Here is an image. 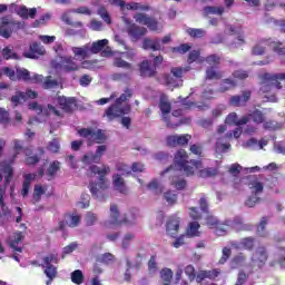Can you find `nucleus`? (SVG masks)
Listing matches in <instances>:
<instances>
[{
    "mask_svg": "<svg viewBox=\"0 0 285 285\" xmlns=\"http://www.w3.org/2000/svg\"><path fill=\"white\" fill-rule=\"evenodd\" d=\"M98 217H97V214L92 213V212H88L86 215H85V218H83V222L86 224V226H95L96 223L98 222Z\"/></svg>",
    "mask_w": 285,
    "mask_h": 285,
    "instance_id": "obj_43",
    "label": "nucleus"
},
{
    "mask_svg": "<svg viewBox=\"0 0 285 285\" xmlns=\"http://www.w3.org/2000/svg\"><path fill=\"white\" fill-rule=\"evenodd\" d=\"M97 262L100 264H110L111 262H115V255L110 253L102 254L98 257Z\"/></svg>",
    "mask_w": 285,
    "mask_h": 285,
    "instance_id": "obj_53",
    "label": "nucleus"
},
{
    "mask_svg": "<svg viewBox=\"0 0 285 285\" xmlns=\"http://www.w3.org/2000/svg\"><path fill=\"white\" fill-rule=\"evenodd\" d=\"M175 165L179 170H184L187 177L195 175V170H200L202 161L190 160L188 161V154L184 149H179L174 157Z\"/></svg>",
    "mask_w": 285,
    "mask_h": 285,
    "instance_id": "obj_4",
    "label": "nucleus"
},
{
    "mask_svg": "<svg viewBox=\"0 0 285 285\" xmlns=\"http://www.w3.org/2000/svg\"><path fill=\"white\" fill-rule=\"evenodd\" d=\"M108 46V39L98 40L96 42H92V45H89V50L91 55H97L98 52H101L102 49Z\"/></svg>",
    "mask_w": 285,
    "mask_h": 285,
    "instance_id": "obj_32",
    "label": "nucleus"
},
{
    "mask_svg": "<svg viewBox=\"0 0 285 285\" xmlns=\"http://www.w3.org/2000/svg\"><path fill=\"white\" fill-rule=\"evenodd\" d=\"M277 262H278L279 266L285 268V248L279 249Z\"/></svg>",
    "mask_w": 285,
    "mask_h": 285,
    "instance_id": "obj_64",
    "label": "nucleus"
},
{
    "mask_svg": "<svg viewBox=\"0 0 285 285\" xmlns=\"http://www.w3.org/2000/svg\"><path fill=\"white\" fill-rule=\"evenodd\" d=\"M164 198L168 204H176L177 202V194L175 191H167L164 194Z\"/></svg>",
    "mask_w": 285,
    "mask_h": 285,
    "instance_id": "obj_62",
    "label": "nucleus"
},
{
    "mask_svg": "<svg viewBox=\"0 0 285 285\" xmlns=\"http://www.w3.org/2000/svg\"><path fill=\"white\" fill-rule=\"evenodd\" d=\"M248 99H250V91H244L242 96L230 97L229 106H234L235 108L244 106Z\"/></svg>",
    "mask_w": 285,
    "mask_h": 285,
    "instance_id": "obj_26",
    "label": "nucleus"
},
{
    "mask_svg": "<svg viewBox=\"0 0 285 285\" xmlns=\"http://www.w3.org/2000/svg\"><path fill=\"white\" fill-rule=\"evenodd\" d=\"M114 66H116V68H125V70H132V65L121 58H116L114 60Z\"/></svg>",
    "mask_w": 285,
    "mask_h": 285,
    "instance_id": "obj_49",
    "label": "nucleus"
},
{
    "mask_svg": "<svg viewBox=\"0 0 285 285\" xmlns=\"http://www.w3.org/2000/svg\"><path fill=\"white\" fill-rule=\"evenodd\" d=\"M255 246V239L252 237H246L240 240V243L236 246V248H245L246 250H250Z\"/></svg>",
    "mask_w": 285,
    "mask_h": 285,
    "instance_id": "obj_41",
    "label": "nucleus"
},
{
    "mask_svg": "<svg viewBox=\"0 0 285 285\" xmlns=\"http://www.w3.org/2000/svg\"><path fill=\"white\" fill-rule=\"evenodd\" d=\"M81 161L88 166L90 164H99L101 160H99V157H97L96 154L87 153L81 158Z\"/></svg>",
    "mask_w": 285,
    "mask_h": 285,
    "instance_id": "obj_40",
    "label": "nucleus"
},
{
    "mask_svg": "<svg viewBox=\"0 0 285 285\" xmlns=\"http://www.w3.org/2000/svg\"><path fill=\"white\" fill-rule=\"evenodd\" d=\"M110 222L114 226H120V224H127V226H130L137 222V215L129 213L125 215L124 220L119 219V208L117 205L110 206Z\"/></svg>",
    "mask_w": 285,
    "mask_h": 285,
    "instance_id": "obj_7",
    "label": "nucleus"
},
{
    "mask_svg": "<svg viewBox=\"0 0 285 285\" xmlns=\"http://www.w3.org/2000/svg\"><path fill=\"white\" fill-rule=\"evenodd\" d=\"M194 61H198V63L204 61V58L199 57V51L197 50L191 51L188 57V63H194Z\"/></svg>",
    "mask_w": 285,
    "mask_h": 285,
    "instance_id": "obj_58",
    "label": "nucleus"
},
{
    "mask_svg": "<svg viewBox=\"0 0 285 285\" xmlns=\"http://www.w3.org/2000/svg\"><path fill=\"white\" fill-rule=\"evenodd\" d=\"M78 135L80 137H85L88 139V146H92V144H101V141L106 140V134L101 131V129H80L78 130Z\"/></svg>",
    "mask_w": 285,
    "mask_h": 285,
    "instance_id": "obj_9",
    "label": "nucleus"
},
{
    "mask_svg": "<svg viewBox=\"0 0 285 285\" xmlns=\"http://www.w3.org/2000/svg\"><path fill=\"white\" fill-rule=\"evenodd\" d=\"M167 235L170 237H177V233H179V218L176 216H170L167 220Z\"/></svg>",
    "mask_w": 285,
    "mask_h": 285,
    "instance_id": "obj_24",
    "label": "nucleus"
},
{
    "mask_svg": "<svg viewBox=\"0 0 285 285\" xmlns=\"http://www.w3.org/2000/svg\"><path fill=\"white\" fill-rule=\"evenodd\" d=\"M3 59H19V56L10 47H6L2 50Z\"/></svg>",
    "mask_w": 285,
    "mask_h": 285,
    "instance_id": "obj_52",
    "label": "nucleus"
},
{
    "mask_svg": "<svg viewBox=\"0 0 285 285\" xmlns=\"http://www.w3.org/2000/svg\"><path fill=\"white\" fill-rule=\"evenodd\" d=\"M205 12L207 14H224L223 7H206Z\"/></svg>",
    "mask_w": 285,
    "mask_h": 285,
    "instance_id": "obj_60",
    "label": "nucleus"
},
{
    "mask_svg": "<svg viewBox=\"0 0 285 285\" xmlns=\"http://www.w3.org/2000/svg\"><path fill=\"white\" fill-rule=\"evenodd\" d=\"M207 226H210V228H215V234L218 237L226 235V233H228L230 228H234V230H237V232L249 229L248 225H244V222L242 220V218H235L233 222L228 220L226 224H222L214 216H209L207 218Z\"/></svg>",
    "mask_w": 285,
    "mask_h": 285,
    "instance_id": "obj_3",
    "label": "nucleus"
},
{
    "mask_svg": "<svg viewBox=\"0 0 285 285\" xmlns=\"http://www.w3.org/2000/svg\"><path fill=\"white\" fill-rule=\"evenodd\" d=\"M11 10H14L22 19H28L29 17L30 19H35L37 16V8L28 9L26 6L11 4Z\"/></svg>",
    "mask_w": 285,
    "mask_h": 285,
    "instance_id": "obj_16",
    "label": "nucleus"
},
{
    "mask_svg": "<svg viewBox=\"0 0 285 285\" xmlns=\"http://www.w3.org/2000/svg\"><path fill=\"white\" fill-rule=\"evenodd\" d=\"M199 223L194 222L188 225L187 237H199Z\"/></svg>",
    "mask_w": 285,
    "mask_h": 285,
    "instance_id": "obj_37",
    "label": "nucleus"
},
{
    "mask_svg": "<svg viewBox=\"0 0 285 285\" xmlns=\"http://www.w3.org/2000/svg\"><path fill=\"white\" fill-rule=\"evenodd\" d=\"M217 175V169L215 168H205L199 170V177H215Z\"/></svg>",
    "mask_w": 285,
    "mask_h": 285,
    "instance_id": "obj_55",
    "label": "nucleus"
},
{
    "mask_svg": "<svg viewBox=\"0 0 285 285\" xmlns=\"http://www.w3.org/2000/svg\"><path fill=\"white\" fill-rule=\"evenodd\" d=\"M26 92L22 91H16V94L11 97V104L13 108H17V106H21L26 101Z\"/></svg>",
    "mask_w": 285,
    "mask_h": 285,
    "instance_id": "obj_34",
    "label": "nucleus"
},
{
    "mask_svg": "<svg viewBox=\"0 0 285 285\" xmlns=\"http://www.w3.org/2000/svg\"><path fill=\"white\" fill-rule=\"evenodd\" d=\"M18 28H21V23L14 22L10 20V18H2L0 22V35L4 39H10V37H12V32Z\"/></svg>",
    "mask_w": 285,
    "mask_h": 285,
    "instance_id": "obj_11",
    "label": "nucleus"
},
{
    "mask_svg": "<svg viewBox=\"0 0 285 285\" xmlns=\"http://www.w3.org/2000/svg\"><path fill=\"white\" fill-rule=\"evenodd\" d=\"M109 3H111V6H118L122 12L124 10H140L142 12L150 10V7L139 2L126 3L124 0H109Z\"/></svg>",
    "mask_w": 285,
    "mask_h": 285,
    "instance_id": "obj_13",
    "label": "nucleus"
},
{
    "mask_svg": "<svg viewBox=\"0 0 285 285\" xmlns=\"http://www.w3.org/2000/svg\"><path fill=\"white\" fill-rule=\"evenodd\" d=\"M267 261L268 253L264 247H259L252 257L253 265L258 266V268H262V266H264V264H266Z\"/></svg>",
    "mask_w": 285,
    "mask_h": 285,
    "instance_id": "obj_18",
    "label": "nucleus"
},
{
    "mask_svg": "<svg viewBox=\"0 0 285 285\" xmlns=\"http://www.w3.org/2000/svg\"><path fill=\"white\" fill-rule=\"evenodd\" d=\"M155 67H151L150 61L144 60L140 65L141 77H155Z\"/></svg>",
    "mask_w": 285,
    "mask_h": 285,
    "instance_id": "obj_30",
    "label": "nucleus"
},
{
    "mask_svg": "<svg viewBox=\"0 0 285 285\" xmlns=\"http://www.w3.org/2000/svg\"><path fill=\"white\" fill-rule=\"evenodd\" d=\"M134 19L136 23H140V26H147L149 30H153V31L159 30V23L157 22V20H155V18L148 17L145 13H136L134 16Z\"/></svg>",
    "mask_w": 285,
    "mask_h": 285,
    "instance_id": "obj_15",
    "label": "nucleus"
},
{
    "mask_svg": "<svg viewBox=\"0 0 285 285\" xmlns=\"http://www.w3.org/2000/svg\"><path fill=\"white\" fill-rule=\"evenodd\" d=\"M37 55H46V49L43 48V46L37 42L30 45V51L23 52V57H26L27 59H37Z\"/></svg>",
    "mask_w": 285,
    "mask_h": 285,
    "instance_id": "obj_23",
    "label": "nucleus"
},
{
    "mask_svg": "<svg viewBox=\"0 0 285 285\" xmlns=\"http://www.w3.org/2000/svg\"><path fill=\"white\" fill-rule=\"evenodd\" d=\"M3 141H0V155L1 153H3ZM3 180V176H1L0 174V181ZM6 195V187L0 188V217L3 215H8L10 213V210L8 209V207L6 206V203H3V196Z\"/></svg>",
    "mask_w": 285,
    "mask_h": 285,
    "instance_id": "obj_25",
    "label": "nucleus"
},
{
    "mask_svg": "<svg viewBox=\"0 0 285 285\" xmlns=\"http://www.w3.org/2000/svg\"><path fill=\"white\" fill-rule=\"evenodd\" d=\"M159 108L161 110L164 120L166 121L168 128H175V126L177 125L170 124V121H168V117H166L167 115H170V108H171L170 102L168 101V98L166 96H163L160 98Z\"/></svg>",
    "mask_w": 285,
    "mask_h": 285,
    "instance_id": "obj_20",
    "label": "nucleus"
},
{
    "mask_svg": "<svg viewBox=\"0 0 285 285\" xmlns=\"http://www.w3.org/2000/svg\"><path fill=\"white\" fill-rule=\"evenodd\" d=\"M98 14L99 17H101L105 23H108V24L112 23V21L110 20V13H108V10H106L104 7H100L98 9Z\"/></svg>",
    "mask_w": 285,
    "mask_h": 285,
    "instance_id": "obj_54",
    "label": "nucleus"
},
{
    "mask_svg": "<svg viewBox=\"0 0 285 285\" xmlns=\"http://www.w3.org/2000/svg\"><path fill=\"white\" fill-rule=\"evenodd\" d=\"M30 110H35L38 115H43V117H48V115H56L57 117H61V111L52 105H48L47 108L41 107V105L37 102L29 104Z\"/></svg>",
    "mask_w": 285,
    "mask_h": 285,
    "instance_id": "obj_14",
    "label": "nucleus"
},
{
    "mask_svg": "<svg viewBox=\"0 0 285 285\" xmlns=\"http://www.w3.org/2000/svg\"><path fill=\"white\" fill-rule=\"evenodd\" d=\"M71 282L73 284H83V272L81 269H76L71 273Z\"/></svg>",
    "mask_w": 285,
    "mask_h": 285,
    "instance_id": "obj_44",
    "label": "nucleus"
},
{
    "mask_svg": "<svg viewBox=\"0 0 285 285\" xmlns=\"http://www.w3.org/2000/svg\"><path fill=\"white\" fill-rule=\"evenodd\" d=\"M43 193H46L43 187H41V185H36L35 186V191H33L35 202H39V199H41V196L43 195Z\"/></svg>",
    "mask_w": 285,
    "mask_h": 285,
    "instance_id": "obj_61",
    "label": "nucleus"
},
{
    "mask_svg": "<svg viewBox=\"0 0 285 285\" xmlns=\"http://www.w3.org/2000/svg\"><path fill=\"white\" fill-rule=\"evenodd\" d=\"M249 190L252 195H255L258 197V195H262L264 193V185L259 181V179L253 177L250 178L248 183Z\"/></svg>",
    "mask_w": 285,
    "mask_h": 285,
    "instance_id": "obj_28",
    "label": "nucleus"
},
{
    "mask_svg": "<svg viewBox=\"0 0 285 285\" xmlns=\"http://www.w3.org/2000/svg\"><path fill=\"white\" fill-rule=\"evenodd\" d=\"M72 52L76 57H80L82 59H88V57L92 55L90 52V45H86L83 47H73Z\"/></svg>",
    "mask_w": 285,
    "mask_h": 285,
    "instance_id": "obj_31",
    "label": "nucleus"
},
{
    "mask_svg": "<svg viewBox=\"0 0 285 285\" xmlns=\"http://www.w3.org/2000/svg\"><path fill=\"white\" fill-rule=\"evenodd\" d=\"M131 168L132 167H130L126 163H117L116 164V170H118V173H120L121 175H130V173H132Z\"/></svg>",
    "mask_w": 285,
    "mask_h": 285,
    "instance_id": "obj_47",
    "label": "nucleus"
},
{
    "mask_svg": "<svg viewBox=\"0 0 285 285\" xmlns=\"http://www.w3.org/2000/svg\"><path fill=\"white\" fill-rule=\"evenodd\" d=\"M40 83H42V88H45V90H51L52 88H59V81H57L56 79H52V77H47L45 79L42 76V81Z\"/></svg>",
    "mask_w": 285,
    "mask_h": 285,
    "instance_id": "obj_35",
    "label": "nucleus"
},
{
    "mask_svg": "<svg viewBox=\"0 0 285 285\" xmlns=\"http://www.w3.org/2000/svg\"><path fill=\"white\" fill-rule=\"evenodd\" d=\"M232 254H233V252L230 250V248L224 247L223 255H222L220 259L218 261V264H226V262H228Z\"/></svg>",
    "mask_w": 285,
    "mask_h": 285,
    "instance_id": "obj_59",
    "label": "nucleus"
},
{
    "mask_svg": "<svg viewBox=\"0 0 285 285\" xmlns=\"http://www.w3.org/2000/svg\"><path fill=\"white\" fill-rule=\"evenodd\" d=\"M81 222V216L77 214H69L65 217V223L69 228H77Z\"/></svg>",
    "mask_w": 285,
    "mask_h": 285,
    "instance_id": "obj_33",
    "label": "nucleus"
},
{
    "mask_svg": "<svg viewBox=\"0 0 285 285\" xmlns=\"http://www.w3.org/2000/svg\"><path fill=\"white\" fill-rule=\"evenodd\" d=\"M237 86V82L233 79H224L219 87V92H227V90H233Z\"/></svg>",
    "mask_w": 285,
    "mask_h": 285,
    "instance_id": "obj_38",
    "label": "nucleus"
},
{
    "mask_svg": "<svg viewBox=\"0 0 285 285\" xmlns=\"http://www.w3.org/2000/svg\"><path fill=\"white\" fill-rule=\"evenodd\" d=\"M89 170L92 175H98L99 181H91L89 184V191L91 193L94 199H99V202H104L106 199V191L110 188V183L106 180V175H110V166L101 165L100 167L97 165H92L89 167Z\"/></svg>",
    "mask_w": 285,
    "mask_h": 285,
    "instance_id": "obj_1",
    "label": "nucleus"
},
{
    "mask_svg": "<svg viewBox=\"0 0 285 285\" xmlns=\"http://www.w3.org/2000/svg\"><path fill=\"white\" fill-rule=\"evenodd\" d=\"M60 168V163L55 160L48 168L47 170V175H49V177H52L53 175H57L58 170Z\"/></svg>",
    "mask_w": 285,
    "mask_h": 285,
    "instance_id": "obj_56",
    "label": "nucleus"
},
{
    "mask_svg": "<svg viewBox=\"0 0 285 285\" xmlns=\"http://www.w3.org/2000/svg\"><path fill=\"white\" fill-rule=\"evenodd\" d=\"M247 117H248V120L253 119V121L255 124H264V121L266 120V118L264 117V114H262V111H259V110H256V111L252 112Z\"/></svg>",
    "mask_w": 285,
    "mask_h": 285,
    "instance_id": "obj_45",
    "label": "nucleus"
},
{
    "mask_svg": "<svg viewBox=\"0 0 285 285\" xmlns=\"http://www.w3.org/2000/svg\"><path fill=\"white\" fill-rule=\"evenodd\" d=\"M1 75H6V77H9L11 81H17V79H21L22 81H29L30 83H41V81H43L42 75L32 73L31 76L30 71L24 68H17L14 72V70L4 67L0 71V77Z\"/></svg>",
    "mask_w": 285,
    "mask_h": 285,
    "instance_id": "obj_5",
    "label": "nucleus"
},
{
    "mask_svg": "<svg viewBox=\"0 0 285 285\" xmlns=\"http://www.w3.org/2000/svg\"><path fill=\"white\" fill-rule=\"evenodd\" d=\"M266 46H269L276 55H285V45L284 42L275 41L273 39L259 41L252 50L253 55H264L266 52Z\"/></svg>",
    "mask_w": 285,
    "mask_h": 285,
    "instance_id": "obj_6",
    "label": "nucleus"
},
{
    "mask_svg": "<svg viewBox=\"0 0 285 285\" xmlns=\"http://www.w3.org/2000/svg\"><path fill=\"white\" fill-rule=\"evenodd\" d=\"M244 262H246V256L239 254L232 259L230 266L232 268H239V266H244Z\"/></svg>",
    "mask_w": 285,
    "mask_h": 285,
    "instance_id": "obj_46",
    "label": "nucleus"
},
{
    "mask_svg": "<svg viewBox=\"0 0 285 285\" xmlns=\"http://www.w3.org/2000/svg\"><path fill=\"white\" fill-rule=\"evenodd\" d=\"M147 188L148 190H151V193H154L155 195H161V193L164 191V188H161V185H159L157 179L151 180L147 185Z\"/></svg>",
    "mask_w": 285,
    "mask_h": 285,
    "instance_id": "obj_42",
    "label": "nucleus"
},
{
    "mask_svg": "<svg viewBox=\"0 0 285 285\" xmlns=\"http://www.w3.org/2000/svg\"><path fill=\"white\" fill-rule=\"evenodd\" d=\"M160 277L164 282H166L165 284H170V281L173 279V269L170 268H164L160 272Z\"/></svg>",
    "mask_w": 285,
    "mask_h": 285,
    "instance_id": "obj_50",
    "label": "nucleus"
},
{
    "mask_svg": "<svg viewBox=\"0 0 285 285\" xmlns=\"http://www.w3.org/2000/svg\"><path fill=\"white\" fill-rule=\"evenodd\" d=\"M191 139V136L186 134V135H178V146H186Z\"/></svg>",
    "mask_w": 285,
    "mask_h": 285,
    "instance_id": "obj_63",
    "label": "nucleus"
},
{
    "mask_svg": "<svg viewBox=\"0 0 285 285\" xmlns=\"http://www.w3.org/2000/svg\"><path fill=\"white\" fill-rule=\"evenodd\" d=\"M21 242H23V234L17 232L9 237L8 244L14 253H22L23 247L21 246Z\"/></svg>",
    "mask_w": 285,
    "mask_h": 285,
    "instance_id": "obj_17",
    "label": "nucleus"
},
{
    "mask_svg": "<svg viewBox=\"0 0 285 285\" xmlns=\"http://www.w3.org/2000/svg\"><path fill=\"white\" fill-rule=\"evenodd\" d=\"M122 19L127 26V32L129 37L132 39V41H137L138 39H141V37H144L146 32H148V29H146L145 27H139L130 22V20H128L127 18H122Z\"/></svg>",
    "mask_w": 285,
    "mask_h": 285,
    "instance_id": "obj_12",
    "label": "nucleus"
},
{
    "mask_svg": "<svg viewBox=\"0 0 285 285\" xmlns=\"http://www.w3.org/2000/svg\"><path fill=\"white\" fill-rule=\"evenodd\" d=\"M222 77H224V73L217 69H215L214 67L212 68H208L206 70V79H209V80H214V81H217V79H222Z\"/></svg>",
    "mask_w": 285,
    "mask_h": 285,
    "instance_id": "obj_36",
    "label": "nucleus"
},
{
    "mask_svg": "<svg viewBox=\"0 0 285 285\" xmlns=\"http://www.w3.org/2000/svg\"><path fill=\"white\" fill-rule=\"evenodd\" d=\"M187 33L189 35V37H193L194 39H202V37L206 35V31H204L203 29L189 28L187 29Z\"/></svg>",
    "mask_w": 285,
    "mask_h": 285,
    "instance_id": "obj_51",
    "label": "nucleus"
},
{
    "mask_svg": "<svg viewBox=\"0 0 285 285\" xmlns=\"http://www.w3.org/2000/svg\"><path fill=\"white\" fill-rule=\"evenodd\" d=\"M112 186L117 193H120L121 195H128V186H126V180H124L119 174H114Z\"/></svg>",
    "mask_w": 285,
    "mask_h": 285,
    "instance_id": "obj_19",
    "label": "nucleus"
},
{
    "mask_svg": "<svg viewBox=\"0 0 285 285\" xmlns=\"http://www.w3.org/2000/svg\"><path fill=\"white\" fill-rule=\"evenodd\" d=\"M142 48L144 50H161V40H159L158 38L155 39H148L146 38L142 42Z\"/></svg>",
    "mask_w": 285,
    "mask_h": 285,
    "instance_id": "obj_29",
    "label": "nucleus"
},
{
    "mask_svg": "<svg viewBox=\"0 0 285 285\" xmlns=\"http://www.w3.org/2000/svg\"><path fill=\"white\" fill-rule=\"evenodd\" d=\"M247 121L248 116H244L240 119H238L236 112H230L225 119V122L228 124V126H245Z\"/></svg>",
    "mask_w": 285,
    "mask_h": 285,
    "instance_id": "obj_27",
    "label": "nucleus"
},
{
    "mask_svg": "<svg viewBox=\"0 0 285 285\" xmlns=\"http://www.w3.org/2000/svg\"><path fill=\"white\" fill-rule=\"evenodd\" d=\"M222 271L215 268L210 271H199L196 275V282L202 283L204 279H216V277H219Z\"/></svg>",
    "mask_w": 285,
    "mask_h": 285,
    "instance_id": "obj_21",
    "label": "nucleus"
},
{
    "mask_svg": "<svg viewBox=\"0 0 285 285\" xmlns=\"http://www.w3.org/2000/svg\"><path fill=\"white\" fill-rule=\"evenodd\" d=\"M132 98V90L126 89L124 94L116 99V102L106 109L104 117H107L109 121L124 117V115H129L131 107L129 104H126L129 99Z\"/></svg>",
    "mask_w": 285,
    "mask_h": 285,
    "instance_id": "obj_2",
    "label": "nucleus"
},
{
    "mask_svg": "<svg viewBox=\"0 0 285 285\" xmlns=\"http://www.w3.org/2000/svg\"><path fill=\"white\" fill-rule=\"evenodd\" d=\"M61 148V145L59 144V139H53L48 144L47 150L50 153H57Z\"/></svg>",
    "mask_w": 285,
    "mask_h": 285,
    "instance_id": "obj_57",
    "label": "nucleus"
},
{
    "mask_svg": "<svg viewBox=\"0 0 285 285\" xmlns=\"http://www.w3.org/2000/svg\"><path fill=\"white\" fill-rule=\"evenodd\" d=\"M58 262L59 258L55 254H50L43 258L42 268H46L45 275L49 278L46 283L47 285L52 284V279L57 277V267H55L52 264H57Z\"/></svg>",
    "mask_w": 285,
    "mask_h": 285,
    "instance_id": "obj_8",
    "label": "nucleus"
},
{
    "mask_svg": "<svg viewBox=\"0 0 285 285\" xmlns=\"http://www.w3.org/2000/svg\"><path fill=\"white\" fill-rule=\"evenodd\" d=\"M1 170L6 174L4 181L8 184L12 179V166L10 164L3 161L1 163Z\"/></svg>",
    "mask_w": 285,
    "mask_h": 285,
    "instance_id": "obj_39",
    "label": "nucleus"
},
{
    "mask_svg": "<svg viewBox=\"0 0 285 285\" xmlns=\"http://www.w3.org/2000/svg\"><path fill=\"white\" fill-rule=\"evenodd\" d=\"M58 104L65 112H71L77 108V99L75 98L58 97Z\"/></svg>",
    "mask_w": 285,
    "mask_h": 285,
    "instance_id": "obj_22",
    "label": "nucleus"
},
{
    "mask_svg": "<svg viewBox=\"0 0 285 285\" xmlns=\"http://www.w3.org/2000/svg\"><path fill=\"white\" fill-rule=\"evenodd\" d=\"M53 68L59 72H77L81 67L75 61V58L61 57L60 61L53 65Z\"/></svg>",
    "mask_w": 285,
    "mask_h": 285,
    "instance_id": "obj_10",
    "label": "nucleus"
},
{
    "mask_svg": "<svg viewBox=\"0 0 285 285\" xmlns=\"http://www.w3.org/2000/svg\"><path fill=\"white\" fill-rule=\"evenodd\" d=\"M170 183L177 190H184L186 188V180L179 179L177 176H173Z\"/></svg>",
    "mask_w": 285,
    "mask_h": 285,
    "instance_id": "obj_48",
    "label": "nucleus"
}]
</instances>
